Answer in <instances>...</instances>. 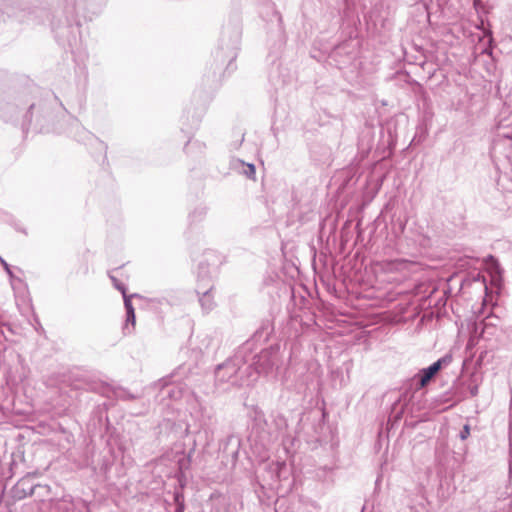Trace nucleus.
I'll list each match as a JSON object with an SVG mask.
<instances>
[{
  "instance_id": "7ed1b4c3",
  "label": "nucleus",
  "mask_w": 512,
  "mask_h": 512,
  "mask_svg": "<svg viewBox=\"0 0 512 512\" xmlns=\"http://www.w3.org/2000/svg\"><path fill=\"white\" fill-rule=\"evenodd\" d=\"M469 434H470V428L468 425H465L463 431L461 432V438L466 439Z\"/></svg>"
},
{
  "instance_id": "f03ea898",
  "label": "nucleus",
  "mask_w": 512,
  "mask_h": 512,
  "mask_svg": "<svg viewBox=\"0 0 512 512\" xmlns=\"http://www.w3.org/2000/svg\"><path fill=\"white\" fill-rule=\"evenodd\" d=\"M125 306H126V309H127V321L128 322L130 321L132 323V325H135L134 309L132 307L131 302L128 299H125Z\"/></svg>"
},
{
  "instance_id": "f257e3e1",
  "label": "nucleus",
  "mask_w": 512,
  "mask_h": 512,
  "mask_svg": "<svg viewBox=\"0 0 512 512\" xmlns=\"http://www.w3.org/2000/svg\"><path fill=\"white\" fill-rule=\"evenodd\" d=\"M446 363H447V360L445 358H441L438 361H436L435 363H433L431 366H429L428 368L421 370L420 383H419L420 388L425 387L430 382V380L439 372L442 365L446 364Z\"/></svg>"
}]
</instances>
